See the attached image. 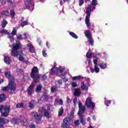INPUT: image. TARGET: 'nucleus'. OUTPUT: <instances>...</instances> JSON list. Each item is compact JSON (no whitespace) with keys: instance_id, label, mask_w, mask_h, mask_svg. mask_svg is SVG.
<instances>
[{"instance_id":"393cba45","label":"nucleus","mask_w":128,"mask_h":128,"mask_svg":"<svg viewBox=\"0 0 128 128\" xmlns=\"http://www.w3.org/2000/svg\"><path fill=\"white\" fill-rule=\"evenodd\" d=\"M10 12L8 11H3L1 12L2 16L3 18H6V16H8Z\"/></svg>"},{"instance_id":"680f3d73","label":"nucleus","mask_w":128,"mask_h":128,"mask_svg":"<svg viewBox=\"0 0 128 128\" xmlns=\"http://www.w3.org/2000/svg\"><path fill=\"white\" fill-rule=\"evenodd\" d=\"M38 42L39 44V46H42V40L40 39H38Z\"/></svg>"},{"instance_id":"774afa93","label":"nucleus","mask_w":128,"mask_h":128,"mask_svg":"<svg viewBox=\"0 0 128 128\" xmlns=\"http://www.w3.org/2000/svg\"><path fill=\"white\" fill-rule=\"evenodd\" d=\"M92 120H96V116H92Z\"/></svg>"},{"instance_id":"a211bd4d","label":"nucleus","mask_w":128,"mask_h":128,"mask_svg":"<svg viewBox=\"0 0 128 128\" xmlns=\"http://www.w3.org/2000/svg\"><path fill=\"white\" fill-rule=\"evenodd\" d=\"M98 66L101 70H106V68H108V64L106 62H100Z\"/></svg>"},{"instance_id":"1a4fd4ad","label":"nucleus","mask_w":128,"mask_h":128,"mask_svg":"<svg viewBox=\"0 0 128 128\" xmlns=\"http://www.w3.org/2000/svg\"><path fill=\"white\" fill-rule=\"evenodd\" d=\"M0 112L3 116H7L10 114V108L1 105L0 106Z\"/></svg>"},{"instance_id":"052dcab7","label":"nucleus","mask_w":128,"mask_h":128,"mask_svg":"<svg viewBox=\"0 0 128 128\" xmlns=\"http://www.w3.org/2000/svg\"><path fill=\"white\" fill-rule=\"evenodd\" d=\"M90 72H92V74H94V68H90Z\"/></svg>"},{"instance_id":"0eeeda50","label":"nucleus","mask_w":128,"mask_h":128,"mask_svg":"<svg viewBox=\"0 0 128 128\" xmlns=\"http://www.w3.org/2000/svg\"><path fill=\"white\" fill-rule=\"evenodd\" d=\"M50 110V105H46L40 108V110L41 112H43L44 116H46L47 118H50V112H48Z\"/></svg>"},{"instance_id":"b1692460","label":"nucleus","mask_w":128,"mask_h":128,"mask_svg":"<svg viewBox=\"0 0 128 128\" xmlns=\"http://www.w3.org/2000/svg\"><path fill=\"white\" fill-rule=\"evenodd\" d=\"M112 104V100H108V98H104V104L106 106H109L110 104Z\"/></svg>"},{"instance_id":"4c0bfd02","label":"nucleus","mask_w":128,"mask_h":128,"mask_svg":"<svg viewBox=\"0 0 128 128\" xmlns=\"http://www.w3.org/2000/svg\"><path fill=\"white\" fill-rule=\"evenodd\" d=\"M88 42H89V44H90V46H94V39L92 38V37L91 38H89L88 39Z\"/></svg>"},{"instance_id":"412c9836","label":"nucleus","mask_w":128,"mask_h":128,"mask_svg":"<svg viewBox=\"0 0 128 128\" xmlns=\"http://www.w3.org/2000/svg\"><path fill=\"white\" fill-rule=\"evenodd\" d=\"M32 88H34V82L28 87L27 90L28 94H32Z\"/></svg>"},{"instance_id":"6ab92c4d","label":"nucleus","mask_w":128,"mask_h":128,"mask_svg":"<svg viewBox=\"0 0 128 128\" xmlns=\"http://www.w3.org/2000/svg\"><path fill=\"white\" fill-rule=\"evenodd\" d=\"M28 24H30V23L26 20L24 21V17H22V20L20 22V25L22 28H24V26H28Z\"/></svg>"},{"instance_id":"cd10ccee","label":"nucleus","mask_w":128,"mask_h":128,"mask_svg":"<svg viewBox=\"0 0 128 128\" xmlns=\"http://www.w3.org/2000/svg\"><path fill=\"white\" fill-rule=\"evenodd\" d=\"M74 108H72L70 113V116L68 117L70 120H74Z\"/></svg>"},{"instance_id":"a878e982","label":"nucleus","mask_w":128,"mask_h":128,"mask_svg":"<svg viewBox=\"0 0 128 128\" xmlns=\"http://www.w3.org/2000/svg\"><path fill=\"white\" fill-rule=\"evenodd\" d=\"M63 104V102L62 99H60V100H58V99H56L54 104V106H58L59 104Z\"/></svg>"},{"instance_id":"603ef678","label":"nucleus","mask_w":128,"mask_h":128,"mask_svg":"<svg viewBox=\"0 0 128 128\" xmlns=\"http://www.w3.org/2000/svg\"><path fill=\"white\" fill-rule=\"evenodd\" d=\"M73 102H74V106H76V104H78V98H74L73 100Z\"/></svg>"},{"instance_id":"5701e85b","label":"nucleus","mask_w":128,"mask_h":128,"mask_svg":"<svg viewBox=\"0 0 128 128\" xmlns=\"http://www.w3.org/2000/svg\"><path fill=\"white\" fill-rule=\"evenodd\" d=\"M80 94H82V91H80V89L79 88L75 89V90L74 92V96H80Z\"/></svg>"},{"instance_id":"72a5a7b5","label":"nucleus","mask_w":128,"mask_h":128,"mask_svg":"<svg viewBox=\"0 0 128 128\" xmlns=\"http://www.w3.org/2000/svg\"><path fill=\"white\" fill-rule=\"evenodd\" d=\"M1 34H10V33L8 32V31L6 29H3L0 31Z\"/></svg>"},{"instance_id":"0e129e2a","label":"nucleus","mask_w":128,"mask_h":128,"mask_svg":"<svg viewBox=\"0 0 128 128\" xmlns=\"http://www.w3.org/2000/svg\"><path fill=\"white\" fill-rule=\"evenodd\" d=\"M46 46L48 48H50V44L48 43V42H46Z\"/></svg>"},{"instance_id":"864d4df0","label":"nucleus","mask_w":128,"mask_h":128,"mask_svg":"<svg viewBox=\"0 0 128 128\" xmlns=\"http://www.w3.org/2000/svg\"><path fill=\"white\" fill-rule=\"evenodd\" d=\"M90 62H90V60H86V64H88V65H87V66H90Z\"/></svg>"},{"instance_id":"a18cd8bd","label":"nucleus","mask_w":128,"mask_h":128,"mask_svg":"<svg viewBox=\"0 0 128 128\" xmlns=\"http://www.w3.org/2000/svg\"><path fill=\"white\" fill-rule=\"evenodd\" d=\"M72 88H76L78 86V83L76 82H73L71 83Z\"/></svg>"},{"instance_id":"6e6552de","label":"nucleus","mask_w":128,"mask_h":128,"mask_svg":"<svg viewBox=\"0 0 128 128\" xmlns=\"http://www.w3.org/2000/svg\"><path fill=\"white\" fill-rule=\"evenodd\" d=\"M90 86V78H88L85 80V81H82L81 82L80 88L82 90H85L88 92V88Z\"/></svg>"},{"instance_id":"c9c22d12","label":"nucleus","mask_w":128,"mask_h":128,"mask_svg":"<svg viewBox=\"0 0 128 128\" xmlns=\"http://www.w3.org/2000/svg\"><path fill=\"white\" fill-rule=\"evenodd\" d=\"M82 116H84V115L82 116H79L80 120V122H82V124H86V119H84L82 118Z\"/></svg>"},{"instance_id":"7c9ffc66","label":"nucleus","mask_w":128,"mask_h":128,"mask_svg":"<svg viewBox=\"0 0 128 128\" xmlns=\"http://www.w3.org/2000/svg\"><path fill=\"white\" fill-rule=\"evenodd\" d=\"M6 100V94H2L0 95V102H2Z\"/></svg>"},{"instance_id":"c85d7f7f","label":"nucleus","mask_w":128,"mask_h":128,"mask_svg":"<svg viewBox=\"0 0 128 128\" xmlns=\"http://www.w3.org/2000/svg\"><path fill=\"white\" fill-rule=\"evenodd\" d=\"M56 86H60L62 84V80H56L55 82Z\"/></svg>"},{"instance_id":"dca6fc26","label":"nucleus","mask_w":128,"mask_h":128,"mask_svg":"<svg viewBox=\"0 0 128 128\" xmlns=\"http://www.w3.org/2000/svg\"><path fill=\"white\" fill-rule=\"evenodd\" d=\"M70 120H72L70 119V118H65L64 120L62 126V128H68V126H70Z\"/></svg>"},{"instance_id":"7ed1b4c3","label":"nucleus","mask_w":128,"mask_h":128,"mask_svg":"<svg viewBox=\"0 0 128 128\" xmlns=\"http://www.w3.org/2000/svg\"><path fill=\"white\" fill-rule=\"evenodd\" d=\"M22 46V44L20 42H16V46H14L12 50V56H16V58H18L20 62H25L24 58L22 57V52H20L18 50Z\"/></svg>"},{"instance_id":"20e7f679","label":"nucleus","mask_w":128,"mask_h":128,"mask_svg":"<svg viewBox=\"0 0 128 128\" xmlns=\"http://www.w3.org/2000/svg\"><path fill=\"white\" fill-rule=\"evenodd\" d=\"M6 78H9L8 86L10 90V92L12 94L16 92V83H14V78L10 77V72H5Z\"/></svg>"},{"instance_id":"13d9d810","label":"nucleus","mask_w":128,"mask_h":128,"mask_svg":"<svg viewBox=\"0 0 128 128\" xmlns=\"http://www.w3.org/2000/svg\"><path fill=\"white\" fill-rule=\"evenodd\" d=\"M16 72H20V74H23L22 70V69L17 68Z\"/></svg>"},{"instance_id":"de8ad7c7","label":"nucleus","mask_w":128,"mask_h":128,"mask_svg":"<svg viewBox=\"0 0 128 128\" xmlns=\"http://www.w3.org/2000/svg\"><path fill=\"white\" fill-rule=\"evenodd\" d=\"M16 107L18 108H24V104H18L16 105Z\"/></svg>"},{"instance_id":"ddd939ff","label":"nucleus","mask_w":128,"mask_h":128,"mask_svg":"<svg viewBox=\"0 0 128 128\" xmlns=\"http://www.w3.org/2000/svg\"><path fill=\"white\" fill-rule=\"evenodd\" d=\"M79 111L78 113V116H84V110H86V107L82 106V104L80 102L78 103Z\"/></svg>"},{"instance_id":"58836bf2","label":"nucleus","mask_w":128,"mask_h":128,"mask_svg":"<svg viewBox=\"0 0 128 128\" xmlns=\"http://www.w3.org/2000/svg\"><path fill=\"white\" fill-rule=\"evenodd\" d=\"M70 0H60V6H62L64 2H68Z\"/></svg>"},{"instance_id":"4be33fe9","label":"nucleus","mask_w":128,"mask_h":128,"mask_svg":"<svg viewBox=\"0 0 128 128\" xmlns=\"http://www.w3.org/2000/svg\"><path fill=\"white\" fill-rule=\"evenodd\" d=\"M84 34L85 36H86V38H87L88 39L92 38V35H90V30H85Z\"/></svg>"},{"instance_id":"bf43d9fd","label":"nucleus","mask_w":128,"mask_h":128,"mask_svg":"<svg viewBox=\"0 0 128 128\" xmlns=\"http://www.w3.org/2000/svg\"><path fill=\"white\" fill-rule=\"evenodd\" d=\"M30 128H36V125L34 124H32L30 125Z\"/></svg>"},{"instance_id":"338daca9","label":"nucleus","mask_w":128,"mask_h":128,"mask_svg":"<svg viewBox=\"0 0 128 128\" xmlns=\"http://www.w3.org/2000/svg\"><path fill=\"white\" fill-rule=\"evenodd\" d=\"M4 82V80L2 78H0V84Z\"/></svg>"},{"instance_id":"37998d69","label":"nucleus","mask_w":128,"mask_h":128,"mask_svg":"<svg viewBox=\"0 0 128 128\" xmlns=\"http://www.w3.org/2000/svg\"><path fill=\"white\" fill-rule=\"evenodd\" d=\"M8 88L10 90V86H8H8L2 87V90H3V92H6V90H8Z\"/></svg>"},{"instance_id":"69168bd1","label":"nucleus","mask_w":128,"mask_h":128,"mask_svg":"<svg viewBox=\"0 0 128 128\" xmlns=\"http://www.w3.org/2000/svg\"><path fill=\"white\" fill-rule=\"evenodd\" d=\"M48 77L46 76V75H44L42 76V78H43V80H46Z\"/></svg>"},{"instance_id":"09e8293b","label":"nucleus","mask_w":128,"mask_h":128,"mask_svg":"<svg viewBox=\"0 0 128 128\" xmlns=\"http://www.w3.org/2000/svg\"><path fill=\"white\" fill-rule=\"evenodd\" d=\"M79 6H82L84 2V0H78Z\"/></svg>"},{"instance_id":"2f4dec72","label":"nucleus","mask_w":128,"mask_h":128,"mask_svg":"<svg viewBox=\"0 0 128 128\" xmlns=\"http://www.w3.org/2000/svg\"><path fill=\"white\" fill-rule=\"evenodd\" d=\"M94 69L96 74H98V72H100V68H98V64H95L94 66Z\"/></svg>"},{"instance_id":"a19ab883","label":"nucleus","mask_w":128,"mask_h":128,"mask_svg":"<svg viewBox=\"0 0 128 128\" xmlns=\"http://www.w3.org/2000/svg\"><path fill=\"white\" fill-rule=\"evenodd\" d=\"M81 78H82V76H75L72 77V80H80Z\"/></svg>"},{"instance_id":"f257e3e1","label":"nucleus","mask_w":128,"mask_h":128,"mask_svg":"<svg viewBox=\"0 0 128 128\" xmlns=\"http://www.w3.org/2000/svg\"><path fill=\"white\" fill-rule=\"evenodd\" d=\"M66 68L62 66H60L59 67H56V64L54 63L53 66L50 70V74H58L60 76L61 78H62L63 82H66L68 81V78L66 77Z\"/></svg>"},{"instance_id":"4d7b16f0","label":"nucleus","mask_w":128,"mask_h":128,"mask_svg":"<svg viewBox=\"0 0 128 128\" xmlns=\"http://www.w3.org/2000/svg\"><path fill=\"white\" fill-rule=\"evenodd\" d=\"M8 2L12 6H16V3H12V0H8Z\"/></svg>"},{"instance_id":"e2e57ef3","label":"nucleus","mask_w":128,"mask_h":128,"mask_svg":"<svg viewBox=\"0 0 128 128\" xmlns=\"http://www.w3.org/2000/svg\"><path fill=\"white\" fill-rule=\"evenodd\" d=\"M70 98L67 97L66 103L67 104H70Z\"/></svg>"},{"instance_id":"423d86ee","label":"nucleus","mask_w":128,"mask_h":128,"mask_svg":"<svg viewBox=\"0 0 128 128\" xmlns=\"http://www.w3.org/2000/svg\"><path fill=\"white\" fill-rule=\"evenodd\" d=\"M11 122L13 124H22L25 126H26V125L28 124L26 123V118L24 116H22L20 119H12L11 120Z\"/></svg>"},{"instance_id":"6e6d98bb","label":"nucleus","mask_w":128,"mask_h":128,"mask_svg":"<svg viewBox=\"0 0 128 128\" xmlns=\"http://www.w3.org/2000/svg\"><path fill=\"white\" fill-rule=\"evenodd\" d=\"M75 126H78L80 124V120H76L74 122Z\"/></svg>"},{"instance_id":"f3484780","label":"nucleus","mask_w":128,"mask_h":128,"mask_svg":"<svg viewBox=\"0 0 128 128\" xmlns=\"http://www.w3.org/2000/svg\"><path fill=\"white\" fill-rule=\"evenodd\" d=\"M9 122L8 120L0 118V128H4V124H8Z\"/></svg>"},{"instance_id":"e433bc0d","label":"nucleus","mask_w":128,"mask_h":128,"mask_svg":"<svg viewBox=\"0 0 128 128\" xmlns=\"http://www.w3.org/2000/svg\"><path fill=\"white\" fill-rule=\"evenodd\" d=\"M42 56L44 58H46L48 56V54L46 53V49L44 48L42 52Z\"/></svg>"},{"instance_id":"f8f14e48","label":"nucleus","mask_w":128,"mask_h":128,"mask_svg":"<svg viewBox=\"0 0 128 128\" xmlns=\"http://www.w3.org/2000/svg\"><path fill=\"white\" fill-rule=\"evenodd\" d=\"M18 28H14L12 32L8 34V38H10V42H14V36H16V34Z\"/></svg>"},{"instance_id":"c756f323","label":"nucleus","mask_w":128,"mask_h":128,"mask_svg":"<svg viewBox=\"0 0 128 128\" xmlns=\"http://www.w3.org/2000/svg\"><path fill=\"white\" fill-rule=\"evenodd\" d=\"M94 53H90V52H88L86 54V56L88 58H90L92 56H94Z\"/></svg>"},{"instance_id":"9b49d317","label":"nucleus","mask_w":128,"mask_h":128,"mask_svg":"<svg viewBox=\"0 0 128 128\" xmlns=\"http://www.w3.org/2000/svg\"><path fill=\"white\" fill-rule=\"evenodd\" d=\"M42 116L38 115L36 112H33L31 114V120H36L38 124L40 123V118Z\"/></svg>"},{"instance_id":"ea45409f","label":"nucleus","mask_w":128,"mask_h":128,"mask_svg":"<svg viewBox=\"0 0 128 128\" xmlns=\"http://www.w3.org/2000/svg\"><path fill=\"white\" fill-rule=\"evenodd\" d=\"M58 86H53L51 88V92H56L58 90Z\"/></svg>"},{"instance_id":"39448f33","label":"nucleus","mask_w":128,"mask_h":128,"mask_svg":"<svg viewBox=\"0 0 128 128\" xmlns=\"http://www.w3.org/2000/svg\"><path fill=\"white\" fill-rule=\"evenodd\" d=\"M30 76L31 78H33L34 82H38L40 81V75L38 74V67L34 66L32 68Z\"/></svg>"},{"instance_id":"5fc2aeb1","label":"nucleus","mask_w":128,"mask_h":128,"mask_svg":"<svg viewBox=\"0 0 128 128\" xmlns=\"http://www.w3.org/2000/svg\"><path fill=\"white\" fill-rule=\"evenodd\" d=\"M94 66H96V64H98V58H95L94 59Z\"/></svg>"},{"instance_id":"4468645a","label":"nucleus","mask_w":128,"mask_h":128,"mask_svg":"<svg viewBox=\"0 0 128 128\" xmlns=\"http://www.w3.org/2000/svg\"><path fill=\"white\" fill-rule=\"evenodd\" d=\"M25 5L28 10L32 12L34 10V4L32 2V0H26L25 1Z\"/></svg>"},{"instance_id":"8fccbe9b","label":"nucleus","mask_w":128,"mask_h":128,"mask_svg":"<svg viewBox=\"0 0 128 128\" xmlns=\"http://www.w3.org/2000/svg\"><path fill=\"white\" fill-rule=\"evenodd\" d=\"M22 39L23 40H26V38H28V34H26V33H24L22 36Z\"/></svg>"},{"instance_id":"2eb2a0df","label":"nucleus","mask_w":128,"mask_h":128,"mask_svg":"<svg viewBox=\"0 0 128 128\" xmlns=\"http://www.w3.org/2000/svg\"><path fill=\"white\" fill-rule=\"evenodd\" d=\"M26 46L30 52H31V54L36 53V49H34V46H33L32 42L29 41L27 43Z\"/></svg>"},{"instance_id":"49530a36","label":"nucleus","mask_w":128,"mask_h":128,"mask_svg":"<svg viewBox=\"0 0 128 128\" xmlns=\"http://www.w3.org/2000/svg\"><path fill=\"white\" fill-rule=\"evenodd\" d=\"M16 38H18V40H23L22 39V34H18L16 35Z\"/></svg>"},{"instance_id":"c03bdc74","label":"nucleus","mask_w":128,"mask_h":128,"mask_svg":"<svg viewBox=\"0 0 128 128\" xmlns=\"http://www.w3.org/2000/svg\"><path fill=\"white\" fill-rule=\"evenodd\" d=\"M64 114V108H61L58 112V116H60Z\"/></svg>"},{"instance_id":"473e14b6","label":"nucleus","mask_w":128,"mask_h":128,"mask_svg":"<svg viewBox=\"0 0 128 128\" xmlns=\"http://www.w3.org/2000/svg\"><path fill=\"white\" fill-rule=\"evenodd\" d=\"M29 108H34V100H32L31 102H30Z\"/></svg>"},{"instance_id":"bb28decb","label":"nucleus","mask_w":128,"mask_h":128,"mask_svg":"<svg viewBox=\"0 0 128 128\" xmlns=\"http://www.w3.org/2000/svg\"><path fill=\"white\" fill-rule=\"evenodd\" d=\"M69 32L70 36L73 38H75L76 40H78V36L76 34H74V32Z\"/></svg>"},{"instance_id":"f03ea898","label":"nucleus","mask_w":128,"mask_h":128,"mask_svg":"<svg viewBox=\"0 0 128 128\" xmlns=\"http://www.w3.org/2000/svg\"><path fill=\"white\" fill-rule=\"evenodd\" d=\"M98 5L97 0H92V4H90L86 8V16L85 18V24L87 28H90V12H94L96 10V6Z\"/></svg>"},{"instance_id":"9d476101","label":"nucleus","mask_w":128,"mask_h":128,"mask_svg":"<svg viewBox=\"0 0 128 128\" xmlns=\"http://www.w3.org/2000/svg\"><path fill=\"white\" fill-rule=\"evenodd\" d=\"M92 98L88 97L86 99V106L87 108L94 110L96 108V103L92 102Z\"/></svg>"},{"instance_id":"aec40b11","label":"nucleus","mask_w":128,"mask_h":128,"mask_svg":"<svg viewBox=\"0 0 128 128\" xmlns=\"http://www.w3.org/2000/svg\"><path fill=\"white\" fill-rule=\"evenodd\" d=\"M4 62L5 64H10L12 62V59L8 56H5L4 57Z\"/></svg>"},{"instance_id":"3c124183","label":"nucleus","mask_w":128,"mask_h":128,"mask_svg":"<svg viewBox=\"0 0 128 128\" xmlns=\"http://www.w3.org/2000/svg\"><path fill=\"white\" fill-rule=\"evenodd\" d=\"M10 14L12 18H14V14L16 13H14V10H11Z\"/></svg>"},{"instance_id":"f704fd0d","label":"nucleus","mask_w":128,"mask_h":128,"mask_svg":"<svg viewBox=\"0 0 128 128\" xmlns=\"http://www.w3.org/2000/svg\"><path fill=\"white\" fill-rule=\"evenodd\" d=\"M42 86L41 85L38 86L36 89V92H40V90H42Z\"/></svg>"},{"instance_id":"79ce46f5","label":"nucleus","mask_w":128,"mask_h":128,"mask_svg":"<svg viewBox=\"0 0 128 128\" xmlns=\"http://www.w3.org/2000/svg\"><path fill=\"white\" fill-rule=\"evenodd\" d=\"M6 24H8V22H6V20H3V21L2 22V28H6Z\"/></svg>"}]
</instances>
